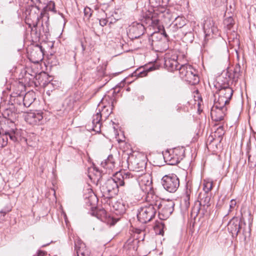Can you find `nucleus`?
<instances>
[{
  "instance_id": "aec40b11",
  "label": "nucleus",
  "mask_w": 256,
  "mask_h": 256,
  "mask_svg": "<svg viewBox=\"0 0 256 256\" xmlns=\"http://www.w3.org/2000/svg\"><path fill=\"white\" fill-rule=\"evenodd\" d=\"M139 186H142L144 185L146 188L142 190H145L146 192L151 190L152 188V181L150 180V176L145 174L138 178Z\"/></svg>"
},
{
  "instance_id": "7ed1b4c3",
  "label": "nucleus",
  "mask_w": 256,
  "mask_h": 256,
  "mask_svg": "<svg viewBox=\"0 0 256 256\" xmlns=\"http://www.w3.org/2000/svg\"><path fill=\"white\" fill-rule=\"evenodd\" d=\"M118 178H108L100 187L102 196L106 198H110L116 194L118 192L120 185L118 182Z\"/></svg>"
},
{
  "instance_id": "ddd939ff",
  "label": "nucleus",
  "mask_w": 256,
  "mask_h": 256,
  "mask_svg": "<svg viewBox=\"0 0 256 256\" xmlns=\"http://www.w3.org/2000/svg\"><path fill=\"white\" fill-rule=\"evenodd\" d=\"M242 220L238 218H233L228 224V229L233 236H236L242 228Z\"/></svg>"
},
{
  "instance_id": "4be33fe9",
  "label": "nucleus",
  "mask_w": 256,
  "mask_h": 256,
  "mask_svg": "<svg viewBox=\"0 0 256 256\" xmlns=\"http://www.w3.org/2000/svg\"><path fill=\"white\" fill-rule=\"evenodd\" d=\"M99 213L101 216V220L110 226L114 225L119 220V218H114L110 216L104 210H100Z\"/></svg>"
},
{
  "instance_id": "423d86ee",
  "label": "nucleus",
  "mask_w": 256,
  "mask_h": 256,
  "mask_svg": "<svg viewBox=\"0 0 256 256\" xmlns=\"http://www.w3.org/2000/svg\"><path fill=\"white\" fill-rule=\"evenodd\" d=\"M226 110L227 108L226 106H222L218 102H214L210 112L212 120L216 122L223 120Z\"/></svg>"
},
{
  "instance_id": "0eeeda50",
  "label": "nucleus",
  "mask_w": 256,
  "mask_h": 256,
  "mask_svg": "<svg viewBox=\"0 0 256 256\" xmlns=\"http://www.w3.org/2000/svg\"><path fill=\"white\" fill-rule=\"evenodd\" d=\"M106 109V106L104 107V110H102L101 113L100 110H98V112H97L92 116V130L96 132L99 133L101 131L102 126V118L104 116L105 118H106L111 113L108 112V110Z\"/></svg>"
},
{
  "instance_id": "412c9836",
  "label": "nucleus",
  "mask_w": 256,
  "mask_h": 256,
  "mask_svg": "<svg viewBox=\"0 0 256 256\" xmlns=\"http://www.w3.org/2000/svg\"><path fill=\"white\" fill-rule=\"evenodd\" d=\"M164 66L167 70L170 72H174L175 70H178L180 68L179 64L174 58L166 57L164 60Z\"/></svg>"
},
{
  "instance_id": "f257e3e1",
  "label": "nucleus",
  "mask_w": 256,
  "mask_h": 256,
  "mask_svg": "<svg viewBox=\"0 0 256 256\" xmlns=\"http://www.w3.org/2000/svg\"><path fill=\"white\" fill-rule=\"evenodd\" d=\"M230 77L228 75V78H226L224 80L222 79V77L218 78V98L216 100L215 98L214 102H218L222 106H226L229 104L230 100L232 98L233 94V90L230 87L229 83Z\"/></svg>"
},
{
  "instance_id": "37998d69",
  "label": "nucleus",
  "mask_w": 256,
  "mask_h": 256,
  "mask_svg": "<svg viewBox=\"0 0 256 256\" xmlns=\"http://www.w3.org/2000/svg\"><path fill=\"white\" fill-rule=\"evenodd\" d=\"M217 131L220 134V135H222L224 134V128L222 126H220L218 128Z\"/></svg>"
},
{
  "instance_id": "dca6fc26",
  "label": "nucleus",
  "mask_w": 256,
  "mask_h": 256,
  "mask_svg": "<svg viewBox=\"0 0 256 256\" xmlns=\"http://www.w3.org/2000/svg\"><path fill=\"white\" fill-rule=\"evenodd\" d=\"M128 204L122 200H119L113 204V208L116 214L122 215L124 214L128 208Z\"/></svg>"
},
{
  "instance_id": "f8f14e48",
  "label": "nucleus",
  "mask_w": 256,
  "mask_h": 256,
  "mask_svg": "<svg viewBox=\"0 0 256 256\" xmlns=\"http://www.w3.org/2000/svg\"><path fill=\"white\" fill-rule=\"evenodd\" d=\"M146 201L148 204L146 206L153 208L154 212H156L158 210L160 209L161 204L162 202L160 198L152 193L148 194L146 196Z\"/></svg>"
},
{
  "instance_id": "79ce46f5",
  "label": "nucleus",
  "mask_w": 256,
  "mask_h": 256,
  "mask_svg": "<svg viewBox=\"0 0 256 256\" xmlns=\"http://www.w3.org/2000/svg\"><path fill=\"white\" fill-rule=\"evenodd\" d=\"M31 0L35 4H42V3H44V1H45V0Z\"/></svg>"
},
{
  "instance_id": "5701e85b",
  "label": "nucleus",
  "mask_w": 256,
  "mask_h": 256,
  "mask_svg": "<svg viewBox=\"0 0 256 256\" xmlns=\"http://www.w3.org/2000/svg\"><path fill=\"white\" fill-rule=\"evenodd\" d=\"M192 194V188L190 184H188L186 186L185 193L182 197V200L184 202V204L186 208H188L190 204V200L191 195Z\"/></svg>"
},
{
  "instance_id": "b1692460",
  "label": "nucleus",
  "mask_w": 256,
  "mask_h": 256,
  "mask_svg": "<svg viewBox=\"0 0 256 256\" xmlns=\"http://www.w3.org/2000/svg\"><path fill=\"white\" fill-rule=\"evenodd\" d=\"M210 196L209 194H200L199 197V204L201 208L204 209L208 208L210 206Z\"/></svg>"
},
{
  "instance_id": "2eb2a0df",
  "label": "nucleus",
  "mask_w": 256,
  "mask_h": 256,
  "mask_svg": "<svg viewBox=\"0 0 256 256\" xmlns=\"http://www.w3.org/2000/svg\"><path fill=\"white\" fill-rule=\"evenodd\" d=\"M144 21L146 26H152L158 30L160 29V21L159 19L154 16V14H150V16H146Z\"/></svg>"
},
{
  "instance_id": "3c124183",
  "label": "nucleus",
  "mask_w": 256,
  "mask_h": 256,
  "mask_svg": "<svg viewBox=\"0 0 256 256\" xmlns=\"http://www.w3.org/2000/svg\"><path fill=\"white\" fill-rule=\"evenodd\" d=\"M164 36H166H166H167V35L166 34H165V33H164Z\"/></svg>"
},
{
  "instance_id": "c85d7f7f",
  "label": "nucleus",
  "mask_w": 256,
  "mask_h": 256,
  "mask_svg": "<svg viewBox=\"0 0 256 256\" xmlns=\"http://www.w3.org/2000/svg\"><path fill=\"white\" fill-rule=\"evenodd\" d=\"M47 11H52L54 12H56L55 10V4L53 2H50L48 4L43 8L42 11L41 12V15L44 16Z\"/></svg>"
},
{
  "instance_id": "f03ea898",
  "label": "nucleus",
  "mask_w": 256,
  "mask_h": 256,
  "mask_svg": "<svg viewBox=\"0 0 256 256\" xmlns=\"http://www.w3.org/2000/svg\"><path fill=\"white\" fill-rule=\"evenodd\" d=\"M180 77L192 85L198 83V72L189 64L181 65L178 68Z\"/></svg>"
},
{
  "instance_id": "20e7f679",
  "label": "nucleus",
  "mask_w": 256,
  "mask_h": 256,
  "mask_svg": "<svg viewBox=\"0 0 256 256\" xmlns=\"http://www.w3.org/2000/svg\"><path fill=\"white\" fill-rule=\"evenodd\" d=\"M162 184L166 191L173 193L176 192L178 188L180 180L175 174H169L162 177Z\"/></svg>"
},
{
  "instance_id": "a19ab883",
  "label": "nucleus",
  "mask_w": 256,
  "mask_h": 256,
  "mask_svg": "<svg viewBox=\"0 0 256 256\" xmlns=\"http://www.w3.org/2000/svg\"><path fill=\"white\" fill-rule=\"evenodd\" d=\"M248 231L247 232L246 230H243V234L244 236V238H246V236H250V228L248 226Z\"/></svg>"
},
{
  "instance_id": "4468645a",
  "label": "nucleus",
  "mask_w": 256,
  "mask_h": 256,
  "mask_svg": "<svg viewBox=\"0 0 256 256\" xmlns=\"http://www.w3.org/2000/svg\"><path fill=\"white\" fill-rule=\"evenodd\" d=\"M186 20L183 16H178L170 26L168 29L172 33L175 32L178 28H182L186 24Z\"/></svg>"
},
{
  "instance_id": "09e8293b",
  "label": "nucleus",
  "mask_w": 256,
  "mask_h": 256,
  "mask_svg": "<svg viewBox=\"0 0 256 256\" xmlns=\"http://www.w3.org/2000/svg\"><path fill=\"white\" fill-rule=\"evenodd\" d=\"M152 0H150V2L152 3ZM158 2H159L158 4H160V0H158Z\"/></svg>"
},
{
  "instance_id": "cd10ccee",
  "label": "nucleus",
  "mask_w": 256,
  "mask_h": 256,
  "mask_svg": "<svg viewBox=\"0 0 256 256\" xmlns=\"http://www.w3.org/2000/svg\"><path fill=\"white\" fill-rule=\"evenodd\" d=\"M224 24L225 28L228 30H233L235 22L232 16H228L224 20Z\"/></svg>"
},
{
  "instance_id": "72a5a7b5",
  "label": "nucleus",
  "mask_w": 256,
  "mask_h": 256,
  "mask_svg": "<svg viewBox=\"0 0 256 256\" xmlns=\"http://www.w3.org/2000/svg\"><path fill=\"white\" fill-rule=\"evenodd\" d=\"M92 10L88 7L84 8V18L89 20L92 16Z\"/></svg>"
},
{
  "instance_id": "58836bf2",
  "label": "nucleus",
  "mask_w": 256,
  "mask_h": 256,
  "mask_svg": "<svg viewBox=\"0 0 256 256\" xmlns=\"http://www.w3.org/2000/svg\"><path fill=\"white\" fill-rule=\"evenodd\" d=\"M108 22V20L106 18H102L99 20L100 24L102 26H105L106 24Z\"/></svg>"
},
{
  "instance_id": "f704fd0d",
  "label": "nucleus",
  "mask_w": 256,
  "mask_h": 256,
  "mask_svg": "<svg viewBox=\"0 0 256 256\" xmlns=\"http://www.w3.org/2000/svg\"><path fill=\"white\" fill-rule=\"evenodd\" d=\"M212 186L213 184L212 182H208L206 183H204L203 188L204 190V193L208 194V192L212 190Z\"/></svg>"
},
{
  "instance_id": "9b49d317",
  "label": "nucleus",
  "mask_w": 256,
  "mask_h": 256,
  "mask_svg": "<svg viewBox=\"0 0 256 256\" xmlns=\"http://www.w3.org/2000/svg\"><path fill=\"white\" fill-rule=\"evenodd\" d=\"M18 133L16 130H14L10 131L5 132L4 133L2 134L0 132V146H5L8 142V137L10 140L13 142L18 140Z\"/></svg>"
},
{
  "instance_id": "7c9ffc66",
  "label": "nucleus",
  "mask_w": 256,
  "mask_h": 256,
  "mask_svg": "<svg viewBox=\"0 0 256 256\" xmlns=\"http://www.w3.org/2000/svg\"><path fill=\"white\" fill-rule=\"evenodd\" d=\"M154 70V66H150L146 69L142 71L137 70L136 72V76H138V77H144L147 76L148 73Z\"/></svg>"
},
{
  "instance_id": "8fccbe9b",
  "label": "nucleus",
  "mask_w": 256,
  "mask_h": 256,
  "mask_svg": "<svg viewBox=\"0 0 256 256\" xmlns=\"http://www.w3.org/2000/svg\"><path fill=\"white\" fill-rule=\"evenodd\" d=\"M136 188H134V190L133 189H132V191L133 192Z\"/></svg>"
},
{
  "instance_id": "603ef678",
  "label": "nucleus",
  "mask_w": 256,
  "mask_h": 256,
  "mask_svg": "<svg viewBox=\"0 0 256 256\" xmlns=\"http://www.w3.org/2000/svg\"><path fill=\"white\" fill-rule=\"evenodd\" d=\"M250 160V156L248 157V160Z\"/></svg>"
},
{
  "instance_id": "f3484780",
  "label": "nucleus",
  "mask_w": 256,
  "mask_h": 256,
  "mask_svg": "<svg viewBox=\"0 0 256 256\" xmlns=\"http://www.w3.org/2000/svg\"><path fill=\"white\" fill-rule=\"evenodd\" d=\"M203 28L206 34L210 35V34H216L218 28L214 25V22L210 18H207L204 24Z\"/></svg>"
},
{
  "instance_id": "9d476101",
  "label": "nucleus",
  "mask_w": 256,
  "mask_h": 256,
  "mask_svg": "<svg viewBox=\"0 0 256 256\" xmlns=\"http://www.w3.org/2000/svg\"><path fill=\"white\" fill-rule=\"evenodd\" d=\"M118 178V182L120 186H128L132 181L135 183L136 187L138 188L137 182L134 176L128 172H124L121 174H117L115 176Z\"/></svg>"
},
{
  "instance_id": "e433bc0d",
  "label": "nucleus",
  "mask_w": 256,
  "mask_h": 256,
  "mask_svg": "<svg viewBox=\"0 0 256 256\" xmlns=\"http://www.w3.org/2000/svg\"><path fill=\"white\" fill-rule=\"evenodd\" d=\"M184 36H185L186 38V37H188V40L190 42H192L193 41L194 37L193 33L192 32L190 31V32H186V33H184Z\"/></svg>"
},
{
  "instance_id": "a211bd4d",
  "label": "nucleus",
  "mask_w": 256,
  "mask_h": 256,
  "mask_svg": "<svg viewBox=\"0 0 256 256\" xmlns=\"http://www.w3.org/2000/svg\"><path fill=\"white\" fill-rule=\"evenodd\" d=\"M240 66L238 64L234 67L232 74H230L228 71L224 72L219 77H222V79L224 78V80L226 78H228V75H230V82L231 80L236 81L240 76Z\"/></svg>"
},
{
  "instance_id": "bb28decb",
  "label": "nucleus",
  "mask_w": 256,
  "mask_h": 256,
  "mask_svg": "<svg viewBox=\"0 0 256 256\" xmlns=\"http://www.w3.org/2000/svg\"><path fill=\"white\" fill-rule=\"evenodd\" d=\"M101 166L105 168L112 169L114 167L113 156L112 155L108 156L106 160L102 162Z\"/></svg>"
},
{
  "instance_id": "473e14b6",
  "label": "nucleus",
  "mask_w": 256,
  "mask_h": 256,
  "mask_svg": "<svg viewBox=\"0 0 256 256\" xmlns=\"http://www.w3.org/2000/svg\"><path fill=\"white\" fill-rule=\"evenodd\" d=\"M181 158L178 157L175 158L174 155H170L168 157L169 164L170 165H174L179 163Z\"/></svg>"
},
{
  "instance_id": "6ab92c4d",
  "label": "nucleus",
  "mask_w": 256,
  "mask_h": 256,
  "mask_svg": "<svg viewBox=\"0 0 256 256\" xmlns=\"http://www.w3.org/2000/svg\"><path fill=\"white\" fill-rule=\"evenodd\" d=\"M75 250L77 256H90V252L86 248L85 244L80 240L75 241Z\"/></svg>"
},
{
  "instance_id": "39448f33",
  "label": "nucleus",
  "mask_w": 256,
  "mask_h": 256,
  "mask_svg": "<svg viewBox=\"0 0 256 256\" xmlns=\"http://www.w3.org/2000/svg\"><path fill=\"white\" fill-rule=\"evenodd\" d=\"M146 28V26L144 21L142 22H134L129 26L128 36L131 39H136L139 38L144 33Z\"/></svg>"
},
{
  "instance_id": "de8ad7c7",
  "label": "nucleus",
  "mask_w": 256,
  "mask_h": 256,
  "mask_svg": "<svg viewBox=\"0 0 256 256\" xmlns=\"http://www.w3.org/2000/svg\"><path fill=\"white\" fill-rule=\"evenodd\" d=\"M82 50H85V48L84 47V45L82 44Z\"/></svg>"
},
{
  "instance_id": "c9c22d12",
  "label": "nucleus",
  "mask_w": 256,
  "mask_h": 256,
  "mask_svg": "<svg viewBox=\"0 0 256 256\" xmlns=\"http://www.w3.org/2000/svg\"><path fill=\"white\" fill-rule=\"evenodd\" d=\"M163 226H164L162 224L156 226H154V230L156 233L158 234H162L164 231L161 228H162Z\"/></svg>"
},
{
  "instance_id": "ea45409f",
  "label": "nucleus",
  "mask_w": 256,
  "mask_h": 256,
  "mask_svg": "<svg viewBox=\"0 0 256 256\" xmlns=\"http://www.w3.org/2000/svg\"><path fill=\"white\" fill-rule=\"evenodd\" d=\"M236 202L234 200H232L230 202V210H231L232 209H233L234 206L236 205Z\"/></svg>"
},
{
  "instance_id": "6e6552de",
  "label": "nucleus",
  "mask_w": 256,
  "mask_h": 256,
  "mask_svg": "<svg viewBox=\"0 0 256 256\" xmlns=\"http://www.w3.org/2000/svg\"><path fill=\"white\" fill-rule=\"evenodd\" d=\"M174 202L172 200H162L158 211L161 219H166L172 213L174 210Z\"/></svg>"
},
{
  "instance_id": "c03bdc74",
  "label": "nucleus",
  "mask_w": 256,
  "mask_h": 256,
  "mask_svg": "<svg viewBox=\"0 0 256 256\" xmlns=\"http://www.w3.org/2000/svg\"><path fill=\"white\" fill-rule=\"evenodd\" d=\"M44 252L42 250H38L37 256H43L44 254Z\"/></svg>"
},
{
  "instance_id": "4c0bfd02",
  "label": "nucleus",
  "mask_w": 256,
  "mask_h": 256,
  "mask_svg": "<svg viewBox=\"0 0 256 256\" xmlns=\"http://www.w3.org/2000/svg\"><path fill=\"white\" fill-rule=\"evenodd\" d=\"M8 212V211H5L3 210L0 211V222H2L5 220V216Z\"/></svg>"
},
{
  "instance_id": "c756f323",
  "label": "nucleus",
  "mask_w": 256,
  "mask_h": 256,
  "mask_svg": "<svg viewBox=\"0 0 256 256\" xmlns=\"http://www.w3.org/2000/svg\"><path fill=\"white\" fill-rule=\"evenodd\" d=\"M158 35L161 36L158 32H154L152 36L148 38L149 44L152 49H154V47L158 45V42L154 40V39L158 38Z\"/></svg>"
},
{
  "instance_id": "49530a36",
  "label": "nucleus",
  "mask_w": 256,
  "mask_h": 256,
  "mask_svg": "<svg viewBox=\"0 0 256 256\" xmlns=\"http://www.w3.org/2000/svg\"><path fill=\"white\" fill-rule=\"evenodd\" d=\"M181 110H182V107H181V106H177V108H176V110H177L178 112H180Z\"/></svg>"
},
{
  "instance_id": "a878e982",
  "label": "nucleus",
  "mask_w": 256,
  "mask_h": 256,
  "mask_svg": "<svg viewBox=\"0 0 256 256\" xmlns=\"http://www.w3.org/2000/svg\"><path fill=\"white\" fill-rule=\"evenodd\" d=\"M124 250L130 256H133L136 254V248L132 241L128 240L124 246Z\"/></svg>"
},
{
  "instance_id": "2f4dec72",
  "label": "nucleus",
  "mask_w": 256,
  "mask_h": 256,
  "mask_svg": "<svg viewBox=\"0 0 256 256\" xmlns=\"http://www.w3.org/2000/svg\"><path fill=\"white\" fill-rule=\"evenodd\" d=\"M30 95L31 94L27 93L24 97V104L26 106H29L34 100V98H32L30 100Z\"/></svg>"
},
{
  "instance_id": "a18cd8bd",
  "label": "nucleus",
  "mask_w": 256,
  "mask_h": 256,
  "mask_svg": "<svg viewBox=\"0 0 256 256\" xmlns=\"http://www.w3.org/2000/svg\"><path fill=\"white\" fill-rule=\"evenodd\" d=\"M89 198H90V200H92V199L95 200V199H96V196L94 195V196H90Z\"/></svg>"
},
{
  "instance_id": "393cba45",
  "label": "nucleus",
  "mask_w": 256,
  "mask_h": 256,
  "mask_svg": "<svg viewBox=\"0 0 256 256\" xmlns=\"http://www.w3.org/2000/svg\"><path fill=\"white\" fill-rule=\"evenodd\" d=\"M43 116L40 112H30L28 115V119L32 124H38L42 120Z\"/></svg>"
},
{
  "instance_id": "1a4fd4ad",
  "label": "nucleus",
  "mask_w": 256,
  "mask_h": 256,
  "mask_svg": "<svg viewBox=\"0 0 256 256\" xmlns=\"http://www.w3.org/2000/svg\"><path fill=\"white\" fill-rule=\"evenodd\" d=\"M156 213L152 207L144 206L140 208L137 214L138 220L142 223H146L150 221L155 216Z\"/></svg>"
}]
</instances>
